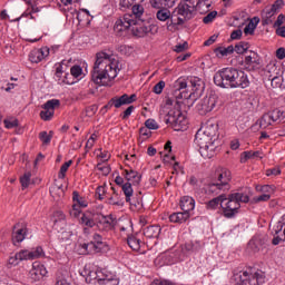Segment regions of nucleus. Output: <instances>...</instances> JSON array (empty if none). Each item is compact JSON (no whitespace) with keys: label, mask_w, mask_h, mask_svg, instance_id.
I'll return each mask as SVG.
<instances>
[{"label":"nucleus","mask_w":285,"mask_h":285,"mask_svg":"<svg viewBox=\"0 0 285 285\" xmlns=\"http://www.w3.org/2000/svg\"><path fill=\"white\" fill-rule=\"evenodd\" d=\"M80 224H82V226H88L89 228H92V226H95V220L86 215H82Z\"/></svg>","instance_id":"nucleus-55"},{"label":"nucleus","mask_w":285,"mask_h":285,"mask_svg":"<svg viewBox=\"0 0 285 285\" xmlns=\"http://www.w3.org/2000/svg\"><path fill=\"white\" fill-rule=\"evenodd\" d=\"M271 200V194H262L261 196H256L253 198L254 204H259L261 202Z\"/></svg>","instance_id":"nucleus-57"},{"label":"nucleus","mask_w":285,"mask_h":285,"mask_svg":"<svg viewBox=\"0 0 285 285\" xmlns=\"http://www.w3.org/2000/svg\"><path fill=\"white\" fill-rule=\"evenodd\" d=\"M97 170H100V173H102L105 175H110V167L104 166V164H101V163L97 164Z\"/></svg>","instance_id":"nucleus-64"},{"label":"nucleus","mask_w":285,"mask_h":285,"mask_svg":"<svg viewBox=\"0 0 285 285\" xmlns=\"http://www.w3.org/2000/svg\"><path fill=\"white\" fill-rule=\"evenodd\" d=\"M217 137V126L213 124H206L202 126L196 135L194 142L199 148V154L204 159H210L215 155V139Z\"/></svg>","instance_id":"nucleus-3"},{"label":"nucleus","mask_w":285,"mask_h":285,"mask_svg":"<svg viewBox=\"0 0 285 285\" xmlns=\"http://www.w3.org/2000/svg\"><path fill=\"white\" fill-rule=\"evenodd\" d=\"M72 200H73V205H72V215H81V208H87L88 207V203L81 198L79 196V191H73L72 193Z\"/></svg>","instance_id":"nucleus-26"},{"label":"nucleus","mask_w":285,"mask_h":285,"mask_svg":"<svg viewBox=\"0 0 285 285\" xmlns=\"http://www.w3.org/2000/svg\"><path fill=\"white\" fill-rule=\"evenodd\" d=\"M271 115H272V121H277L278 119L285 118L284 111H282L279 109L273 110Z\"/></svg>","instance_id":"nucleus-54"},{"label":"nucleus","mask_w":285,"mask_h":285,"mask_svg":"<svg viewBox=\"0 0 285 285\" xmlns=\"http://www.w3.org/2000/svg\"><path fill=\"white\" fill-rule=\"evenodd\" d=\"M285 217L282 216L279 220L276 222V224L273 226V230L275 233V235H279V233H282V230L284 229V225H285Z\"/></svg>","instance_id":"nucleus-49"},{"label":"nucleus","mask_w":285,"mask_h":285,"mask_svg":"<svg viewBox=\"0 0 285 285\" xmlns=\"http://www.w3.org/2000/svg\"><path fill=\"white\" fill-rule=\"evenodd\" d=\"M122 175L127 179V181H131L134 186H139V184L141 183V175L132 169H125L122 171Z\"/></svg>","instance_id":"nucleus-30"},{"label":"nucleus","mask_w":285,"mask_h":285,"mask_svg":"<svg viewBox=\"0 0 285 285\" xmlns=\"http://www.w3.org/2000/svg\"><path fill=\"white\" fill-rule=\"evenodd\" d=\"M61 106V101L59 99L48 100L45 105H42L43 110L40 111V119L42 121H50L55 117V109Z\"/></svg>","instance_id":"nucleus-12"},{"label":"nucleus","mask_w":285,"mask_h":285,"mask_svg":"<svg viewBox=\"0 0 285 285\" xmlns=\"http://www.w3.org/2000/svg\"><path fill=\"white\" fill-rule=\"evenodd\" d=\"M188 217H190L189 215H166L164 217V219H169V222H171V224H184L186 222H188Z\"/></svg>","instance_id":"nucleus-39"},{"label":"nucleus","mask_w":285,"mask_h":285,"mask_svg":"<svg viewBox=\"0 0 285 285\" xmlns=\"http://www.w3.org/2000/svg\"><path fill=\"white\" fill-rule=\"evenodd\" d=\"M255 28H257V26L253 22H249L245 28H244V33L245 35H255Z\"/></svg>","instance_id":"nucleus-61"},{"label":"nucleus","mask_w":285,"mask_h":285,"mask_svg":"<svg viewBox=\"0 0 285 285\" xmlns=\"http://www.w3.org/2000/svg\"><path fill=\"white\" fill-rule=\"evenodd\" d=\"M50 56V48L48 47H42L40 49H33L29 53V61L31 63H41L46 57Z\"/></svg>","instance_id":"nucleus-17"},{"label":"nucleus","mask_w":285,"mask_h":285,"mask_svg":"<svg viewBox=\"0 0 285 285\" xmlns=\"http://www.w3.org/2000/svg\"><path fill=\"white\" fill-rule=\"evenodd\" d=\"M185 23L186 21L184 20V18H181L174 9L169 16V20L166 22V26L167 30H169V32H173V30H177L179 26H184Z\"/></svg>","instance_id":"nucleus-21"},{"label":"nucleus","mask_w":285,"mask_h":285,"mask_svg":"<svg viewBox=\"0 0 285 285\" xmlns=\"http://www.w3.org/2000/svg\"><path fill=\"white\" fill-rule=\"evenodd\" d=\"M43 255V248L37 247L36 250L30 252L28 249H22L17 253V258L19 262L28 261V259H39Z\"/></svg>","instance_id":"nucleus-20"},{"label":"nucleus","mask_w":285,"mask_h":285,"mask_svg":"<svg viewBox=\"0 0 285 285\" xmlns=\"http://www.w3.org/2000/svg\"><path fill=\"white\" fill-rule=\"evenodd\" d=\"M189 88H191V95H202L204 92V81L199 77H190L189 78Z\"/></svg>","instance_id":"nucleus-27"},{"label":"nucleus","mask_w":285,"mask_h":285,"mask_svg":"<svg viewBox=\"0 0 285 285\" xmlns=\"http://www.w3.org/2000/svg\"><path fill=\"white\" fill-rule=\"evenodd\" d=\"M82 255H97V253H108L110 246L102 235L94 234L89 243L80 245Z\"/></svg>","instance_id":"nucleus-6"},{"label":"nucleus","mask_w":285,"mask_h":285,"mask_svg":"<svg viewBox=\"0 0 285 285\" xmlns=\"http://www.w3.org/2000/svg\"><path fill=\"white\" fill-rule=\"evenodd\" d=\"M190 78H178L174 83V97L177 99H190L188 88H190Z\"/></svg>","instance_id":"nucleus-9"},{"label":"nucleus","mask_w":285,"mask_h":285,"mask_svg":"<svg viewBox=\"0 0 285 285\" xmlns=\"http://www.w3.org/2000/svg\"><path fill=\"white\" fill-rule=\"evenodd\" d=\"M144 6L134 4L131 8V13H125L124 17L119 18L115 26V32H124V30H128V28H132V26H138V23H144Z\"/></svg>","instance_id":"nucleus-4"},{"label":"nucleus","mask_w":285,"mask_h":285,"mask_svg":"<svg viewBox=\"0 0 285 285\" xmlns=\"http://www.w3.org/2000/svg\"><path fill=\"white\" fill-rule=\"evenodd\" d=\"M145 126L149 130H158L159 129V125L157 124V121L155 119H147L145 121Z\"/></svg>","instance_id":"nucleus-56"},{"label":"nucleus","mask_w":285,"mask_h":285,"mask_svg":"<svg viewBox=\"0 0 285 285\" xmlns=\"http://www.w3.org/2000/svg\"><path fill=\"white\" fill-rule=\"evenodd\" d=\"M111 190L114 191V196L108 198L107 204H110L111 206H119V199L117 198L119 195L117 194L115 187H111Z\"/></svg>","instance_id":"nucleus-52"},{"label":"nucleus","mask_w":285,"mask_h":285,"mask_svg":"<svg viewBox=\"0 0 285 285\" xmlns=\"http://www.w3.org/2000/svg\"><path fill=\"white\" fill-rule=\"evenodd\" d=\"M52 135L53 132L52 131H41L39 134V139L40 141L43 144V146H48V144H50V141H52Z\"/></svg>","instance_id":"nucleus-42"},{"label":"nucleus","mask_w":285,"mask_h":285,"mask_svg":"<svg viewBox=\"0 0 285 285\" xmlns=\"http://www.w3.org/2000/svg\"><path fill=\"white\" fill-rule=\"evenodd\" d=\"M217 17V11H212L207 16L204 17L203 22L204 23H213V20H215Z\"/></svg>","instance_id":"nucleus-60"},{"label":"nucleus","mask_w":285,"mask_h":285,"mask_svg":"<svg viewBox=\"0 0 285 285\" xmlns=\"http://www.w3.org/2000/svg\"><path fill=\"white\" fill-rule=\"evenodd\" d=\"M66 72V68H63V66H57L56 67V81L59 83V86H63V73Z\"/></svg>","instance_id":"nucleus-40"},{"label":"nucleus","mask_w":285,"mask_h":285,"mask_svg":"<svg viewBox=\"0 0 285 285\" xmlns=\"http://www.w3.org/2000/svg\"><path fill=\"white\" fill-rule=\"evenodd\" d=\"M271 75L269 76V81L272 82V88H282V83H284V78L279 77V76H275L273 77Z\"/></svg>","instance_id":"nucleus-48"},{"label":"nucleus","mask_w":285,"mask_h":285,"mask_svg":"<svg viewBox=\"0 0 285 285\" xmlns=\"http://www.w3.org/2000/svg\"><path fill=\"white\" fill-rule=\"evenodd\" d=\"M234 277L237 285H261L266 282L264 272L259 269L250 274H248V272H243L242 274L234 275Z\"/></svg>","instance_id":"nucleus-7"},{"label":"nucleus","mask_w":285,"mask_h":285,"mask_svg":"<svg viewBox=\"0 0 285 285\" xmlns=\"http://www.w3.org/2000/svg\"><path fill=\"white\" fill-rule=\"evenodd\" d=\"M233 176L230 170L226 168H218L214 174V181L218 183L225 190H230V180Z\"/></svg>","instance_id":"nucleus-10"},{"label":"nucleus","mask_w":285,"mask_h":285,"mask_svg":"<svg viewBox=\"0 0 285 285\" xmlns=\"http://www.w3.org/2000/svg\"><path fill=\"white\" fill-rule=\"evenodd\" d=\"M29 275L33 282H39L40 279H43L46 275H48V269H46V266L41 263H33Z\"/></svg>","instance_id":"nucleus-18"},{"label":"nucleus","mask_w":285,"mask_h":285,"mask_svg":"<svg viewBox=\"0 0 285 285\" xmlns=\"http://www.w3.org/2000/svg\"><path fill=\"white\" fill-rule=\"evenodd\" d=\"M249 48L250 45L248 42L240 41L235 46V52H237V55H244V52H247Z\"/></svg>","instance_id":"nucleus-43"},{"label":"nucleus","mask_w":285,"mask_h":285,"mask_svg":"<svg viewBox=\"0 0 285 285\" xmlns=\"http://www.w3.org/2000/svg\"><path fill=\"white\" fill-rule=\"evenodd\" d=\"M205 195H210L212 197H215V195H220L222 193L228 191V189H225L219 183L213 180L209 184H206L203 188Z\"/></svg>","instance_id":"nucleus-24"},{"label":"nucleus","mask_w":285,"mask_h":285,"mask_svg":"<svg viewBox=\"0 0 285 285\" xmlns=\"http://www.w3.org/2000/svg\"><path fill=\"white\" fill-rule=\"evenodd\" d=\"M202 250V242L199 240H188L185 244L180 245V254L178 259H184L188 255H194V253H199Z\"/></svg>","instance_id":"nucleus-13"},{"label":"nucleus","mask_w":285,"mask_h":285,"mask_svg":"<svg viewBox=\"0 0 285 285\" xmlns=\"http://www.w3.org/2000/svg\"><path fill=\"white\" fill-rule=\"evenodd\" d=\"M177 0H150L151 8H175Z\"/></svg>","instance_id":"nucleus-32"},{"label":"nucleus","mask_w":285,"mask_h":285,"mask_svg":"<svg viewBox=\"0 0 285 285\" xmlns=\"http://www.w3.org/2000/svg\"><path fill=\"white\" fill-rule=\"evenodd\" d=\"M265 19L263 20V26H268L271 23H273V20L271 18L275 17V14H277V10L273 8V6L271 8H266L265 9Z\"/></svg>","instance_id":"nucleus-38"},{"label":"nucleus","mask_w":285,"mask_h":285,"mask_svg":"<svg viewBox=\"0 0 285 285\" xmlns=\"http://www.w3.org/2000/svg\"><path fill=\"white\" fill-rule=\"evenodd\" d=\"M164 88H166V82L164 80H160L154 86L153 92H155V95H161V92H164Z\"/></svg>","instance_id":"nucleus-53"},{"label":"nucleus","mask_w":285,"mask_h":285,"mask_svg":"<svg viewBox=\"0 0 285 285\" xmlns=\"http://www.w3.org/2000/svg\"><path fill=\"white\" fill-rule=\"evenodd\" d=\"M226 204L222 205V208L224 210V215H237L239 214V209L242 208V204L237 202V198H233V194L228 195V198L226 199Z\"/></svg>","instance_id":"nucleus-15"},{"label":"nucleus","mask_w":285,"mask_h":285,"mask_svg":"<svg viewBox=\"0 0 285 285\" xmlns=\"http://www.w3.org/2000/svg\"><path fill=\"white\" fill-rule=\"evenodd\" d=\"M226 194H220L218 197L213 198L207 203V208L215 209L217 206H223V204L226 202Z\"/></svg>","instance_id":"nucleus-36"},{"label":"nucleus","mask_w":285,"mask_h":285,"mask_svg":"<svg viewBox=\"0 0 285 285\" xmlns=\"http://www.w3.org/2000/svg\"><path fill=\"white\" fill-rule=\"evenodd\" d=\"M115 226H117V218L112 217V215H101L97 222V228L102 233L112 230Z\"/></svg>","instance_id":"nucleus-14"},{"label":"nucleus","mask_w":285,"mask_h":285,"mask_svg":"<svg viewBox=\"0 0 285 285\" xmlns=\"http://www.w3.org/2000/svg\"><path fill=\"white\" fill-rule=\"evenodd\" d=\"M110 274H107L106 272L98 269L96 272H90L89 277L91 279H97L98 284L106 285L110 279Z\"/></svg>","instance_id":"nucleus-29"},{"label":"nucleus","mask_w":285,"mask_h":285,"mask_svg":"<svg viewBox=\"0 0 285 285\" xmlns=\"http://www.w3.org/2000/svg\"><path fill=\"white\" fill-rule=\"evenodd\" d=\"M233 199H236L238 204H248L250 202V188H247L245 191H237L232 194Z\"/></svg>","instance_id":"nucleus-33"},{"label":"nucleus","mask_w":285,"mask_h":285,"mask_svg":"<svg viewBox=\"0 0 285 285\" xmlns=\"http://www.w3.org/2000/svg\"><path fill=\"white\" fill-rule=\"evenodd\" d=\"M199 6V2H180L174 10H176V13H178L184 21H190L193 19V12H195V8Z\"/></svg>","instance_id":"nucleus-11"},{"label":"nucleus","mask_w":285,"mask_h":285,"mask_svg":"<svg viewBox=\"0 0 285 285\" xmlns=\"http://www.w3.org/2000/svg\"><path fill=\"white\" fill-rule=\"evenodd\" d=\"M261 193H265V195H273L275 193V186L273 185H263L261 187H256Z\"/></svg>","instance_id":"nucleus-51"},{"label":"nucleus","mask_w":285,"mask_h":285,"mask_svg":"<svg viewBox=\"0 0 285 285\" xmlns=\"http://www.w3.org/2000/svg\"><path fill=\"white\" fill-rule=\"evenodd\" d=\"M4 128L12 130V128L19 127V120L17 118H7L3 120Z\"/></svg>","instance_id":"nucleus-45"},{"label":"nucleus","mask_w":285,"mask_h":285,"mask_svg":"<svg viewBox=\"0 0 285 285\" xmlns=\"http://www.w3.org/2000/svg\"><path fill=\"white\" fill-rule=\"evenodd\" d=\"M70 75L75 78V79H79V77H81V75H83V69L81 68V66L79 65H75L70 68Z\"/></svg>","instance_id":"nucleus-47"},{"label":"nucleus","mask_w":285,"mask_h":285,"mask_svg":"<svg viewBox=\"0 0 285 285\" xmlns=\"http://www.w3.org/2000/svg\"><path fill=\"white\" fill-rule=\"evenodd\" d=\"M146 239H154L153 245L157 246V239L161 235V227L159 225H151L142 229Z\"/></svg>","instance_id":"nucleus-23"},{"label":"nucleus","mask_w":285,"mask_h":285,"mask_svg":"<svg viewBox=\"0 0 285 285\" xmlns=\"http://www.w3.org/2000/svg\"><path fill=\"white\" fill-rule=\"evenodd\" d=\"M262 246H264L262 238H254L249 240L247 248L250 253H259V250H262Z\"/></svg>","instance_id":"nucleus-35"},{"label":"nucleus","mask_w":285,"mask_h":285,"mask_svg":"<svg viewBox=\"0 0 285 285\" xmlns=\"http://www.w3.org/2000/svg\"><path fill=\"white\" fill-rule=\"evenodd\" d=\"M72 166V160L66 161L59 170L58 178L59 179H66V173H68V168Z\"/></svg>","instance_id":"nucleus-46"},{"label":"nucleus","mask_w":285,"mask_h":285,"mask_svg":"<svg viewBox=\"0 0 285 285\" xmlns=\"http://www.w3.org/2000/svg\"><path fill=\"white\" fill-rule=\"evenodd\" d=\"M27 233H28V229H26L23 227L19 228V225H16L13 227V232L11 235L13 246L21 244V242H23V239H26Z\"/></svg>","instance_id":"nucleus-28"},{"label":"nucleus","mask_w":285,"mask_h":285,"mask_svg":"<svg viewBox=\"0 0 285 285\" xmlns=\"http://www.w3.org/2000/svg\"><path fill=\"white\" fill-rule=\"evenodd\" d=\"M271 121H273L272 115H264L259 120V127L268 128V126H271Z\"/></svg>","instance_id":"nucleus-50"},{"label":"nucleus","mask_w":285,"mask_h":285,"mask_svg":"<svg viewBox=\"0 0 285 285\" xmlns=\"http://www.w3.org/2000/svg\"><path fill=\"white\" fill-rule=\"evenodd\" d=\"M170 13L171 12L170 10H168V8H159L158 11L156 12V19H158V21H166V23H168L170 19Z\"/></svg>","instance_id":"nucleus-37"},{"label":"nucleus","mask_w":285,"mask_h":285,"mask_svg":"<svg viewBox=\"0 0 285 285\" xmlns=\"http://www.w3.org/2000/svg\"><path fill=\"white\" fill-rule=\"evenodd\" d=\"M214 52H215L216 57H228V53L224 47H217L214 50Z\"/></svg>","instance_id":"nucleus-63"},{"label":"nucleus","mask_w":285,"mask_h":285,"mask_svg":"<svg viewBox=\"0 0 285 285\" xmlns=\"http://www.w3.org/2000/svg\"><path fill=\"white\" fill-rule=\"evenodd\" d=\"M174 50L175 52H184V50H188V42L185 41L183 43L176 45Z\"/></svg>","instance_id":"nucleus-62"},{"label":"nucleus","mask_w":285,"mask_h":285,"mask_svg":"<svg viewBox=\"0 0 285 285\" xmlns=\"http://www.w3.org/2000/svg\"><path fill=\"white\" fill-rule=\"evenodd\" d=\"M127 244L131 250L139 252L141 250V246H144V242L137 236V234H131L127 237Z\"/></svg>","instance_id":"nucleus-31"},{"label":"nucleus","mask_w":285,"mask_h":285,"mask_svg":"<svg viewBox=\"0 0 285 285\" xmlns=\"http://www.w3.org/2000/svg\"><path fill=\"white\" fill-rule=\"evenodd\" d=\"M181 106H184V102L175 100L174 109H170L164 117L165 124L173 126L176 131L188 129V118L186 117V114L181 112Z\"/></svg>","instance_id":"nucleus-5"},{"label":"nucleus","mask_w":285,"mask_h":285,"mask_svg":"<svg viewBox=\"0 0 285 285\" xmlns=\"http://www.w3.org/2000/svg\"><path fill=\"white\" fill-rule=\"evenodd\" d=\"M265 72H268L269 75H277V65L275 62H269L265 67Z\"/></svg>","instance_id":"nucleus-59"},{"label":"nucleus","mask_w":285,"mask_h":285,"mask_svg":"<svg viewBox=\"0 0 285 285\" xmlns=\"http://www.w3.org/2000/svg\"><path fill=\"white\" fill-rule=\"evenodd\" d=\"M217 104H219V97L215 94H209L198 102L197 110L199 115H208V112H213L217 108Z\"/></svg>","instance_id":"nucleus-8"},{"label":"nucleus","mask_w":285,"mask_h":285,"mask_svg":"<svg viewBox=\"0 0 285 285\" xmlns=\"http://www.w3.org/2000/svg\"><path fill=\"white\" fill-rule=\"evenodd\" d=\"M31 177H32V173L30 171L24 173L23 176L20 177V184H21L22 190H26V188L30 186Z\"/></svg>","instance_id":"nucleus-44"},{"label":"nucleus","mask_w":285,"mask_h":285,"mask_svg":"<svg viewBox=\"0 0 285 285\" xmlns=\"http://www.w3.org/2000/svg\"><path fill=\"white\" fill-rule=\"evenodd\" d=\"M121 190L124 195L126 196V202H130V198L132 197V184L126 183L121 186Z\"/></svg>","instance_id":"nucleus-41"},{"label":"nucleus","mask_w":285,"mask_h":285,"mask_svg":"<svg viewBox=\"0 0 285 285\" xmlns=\"http://www.w3.org/2000/svg\"><path fill=\"white\" fill-rule=\"evenodd\" d=\"M117 63L119 62L115 59V56L106 53V51L97 52L91 71V81L96 86H110L119 72Z\"/></svg>","instance_id":"nucleus-1"},{"label":"nucleus","mask_w":285,"mask_h":285,"mask_svg":"<svg viewBox=\"0 0 285 285\" xmlns=\"http://www.w3.org/2000/svg\"><path fill=\"white\" fill-rule=\"evenodd\" d=\"M244 63L246 70H258L259 66L262 65V58H259L257 52L252 51L249 56L245 57Z\"/></svg>","instance_id":"nucleus-19"},{"label":"nucleus","mask_w":285,"mask_h":285,"mask_svg":"<svg viewBox=\"0 0 285 285\" xmlns=\"http://www.w3.org/2000/svg\"><path fill=\"white\" fill-rule=\"evenodd\" d=\"M111 99L114 101V108H121V106H130V104H135V101H137V95L132 94L129 96L128 94H125L120 97H114Z\"/></svg>","instance_id":"nucleus-25"},{"label":"nucleus","mask_w":285,"mask_h":285,"mask_svg":"<svg viewBox=\"0 0 285 285\" xmlns=\"http://www.w3.org/2000/svg\"><path fill=\"white\" fill-rule=\"evenodd\" d=\"M214 83L219 88L244 89L250 86V80H248V75L242 70L235 68H225L214 75Z\"/></svg>","instance_id":"nucleus-2"},{"label":"nucleus","mask_w":285,"mask_h":285,"mask_svg":"<svg viewBox=\"0 0 285 285\" xmlns=\"http://www.w3.org/2000/svg\"><path fill=\"white\" fill-rule=\"evenodd\" d=\"M144 22H139L138 24L131 26V32L134 37L142 38L146 35H154V30H157L155 24H142Z\"/></svg>","instance_id":"nucleus-16"},{"label":"nucleus","mask_w":285,"mask_h":285,"mask_svg":"<svg viewBox=\"0 0 285 285\" xmlns=\"http://www.w3.org/2000/svg\"><path fill=\"white\" fill-rule=\"evenodd\" d=\"M61 83L62 86H72V83H75V79H72V73L65 72Z\"/></svg>","instance_id":"nucleus-58"},{"label":"nucleus","mask_w":285,"mask_h":285,"mask_svg":"<svg viewBox=\"0 0 285 285\" xmlns=\"http://www.w3.org/2000/svg\"><path fill=\"white\" fill-rule=\"evenodd\" d=\"M180 208L183 213L175 212L173 215H188L190 210H195V198L190 196H183L180 198Z\"/></svg>","instance_id":"nucleus-22"},{"label":"nucleus","mask_w":285,"mask_h":285,"mask_svg":"<svg viewBox=\"0 0 285 285\" xmlns=\"http://www.w3.org/2000/svg\"><path fill=\"white\" fill-rule=\"evenodd\" d=\"M248 159H262V151H243L240 155V164H246Z\"/></svg>","instance_id":"nucleus-34"}]
</instances>
